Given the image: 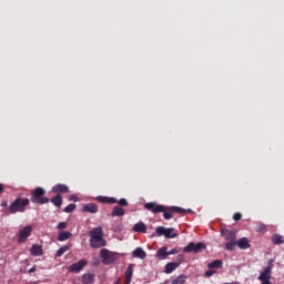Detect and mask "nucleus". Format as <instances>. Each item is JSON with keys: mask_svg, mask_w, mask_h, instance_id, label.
I'll use <instances>...</instances> for the list:
<instances>
[{"mask_svg": "<svg viewBox=\"0 0 284 284\" xmlns=\"http://www.w3.org/2000/svg\"><path fill=\"white\" fill-rule=\"evenodd\" d=\"M90 245L91 247L99 248L105 247V240L103 239V229L101 226L94 227L90 231Z\"/></svg>", "mask_w": 284, "mask_h": 284, "instance_id": "nucleus-1", "label": "nucleus"}, {"mask_svg": "<svg viewBox=\"0 0 284 284\" xmlns=\"http://www.w3.org/2000/svg\"><path fill=\"white\" fill-rule=\"evenodd\" d=\"M145 210H150L154 214H158L159 212H164L163 216L169 221V219H172V212L168 211V207L165 209L163 205H159L156 203H146L144 204Z\"/></svg>", "mask_w": 284, "mask_h": 284, "instance_id": "nucleus-2", "label": "nucleus"}, {"mask_svg": "<svg viewBox=\"0 0 284 284\" xmlns=\"http://www.w3.org/2000/svg\"><path fill=\"white\" fill-rule=\"evenodd\" d=\"M30 205V200L28 199H17L16 201H13L10 206H9V212L11 214H16V212H23V210H26V206Z\"/></svg>", "mask_w": 284, "mask_h": 284, "instance_id": "nucleus-3", "label": "nucleus"}, {"mask_svg": "<svg viewBox=\"0 0 284 284\" xmlns=\"http://www.w3.org/2000/svg\"><path fill=\"white\" fill-rule=\"evenodd\" d=\"M100 256L102 258V263L104 265H112L116 261V253L109 251L108 248H102L100 252Z\"/></svg>", "mask_w": 284, "mask_h": 284, "instance_id": "nucleus-4", "label": "nucleus"}, {"mask_svg": "<svg viewBox=\"0 0 284 284\" xmlns=\"http://www.w3.org/2000/svg\"><path fill=\"white\" fill-rule=\"evenodd\" d=\"M155 232L159 236H165V239H176V236H179L178 233H172L174 232L173 227L166 229L165 226H158Z\"/></svg>", "mask_w": 284, "mask_h": 284, "instance_id": "nucleus-5", "label": "nucleus"}, {"mask_svg": "<svg viewBox=\"0 0 284 284\" xmlns=\"http://www.w3.org/2000/svg\"><path fill=\"white\" fill-rule=\"evenodd\" d=\"M201 250H205V245L201 242L194 244V242L189 243L186 247L183 248V252L190 254V252H194L195 254L201 252Z\"/></svg>", "mask_w": 284, "mask_h": 284, "instance_id": "nucleus-6", "label": "nucleus"}, {"mask_svg": "<svg viewBox=\"0 0 284 284\" xmlns=\"http://www.w3.org/2000/svg\"><path fill=\"white\" fill-rule=\"evenodd\" d=\"M30 234H32V226L30 225L24 226L22 230H20L18 243H26Z\"/></svg>", "mask_w": 284, "mask_h": 284, "instance_id": "nucleus-7", "label": "nucleus"}, {"mask_svg": "<svg viewBox=\"0 0 284 284\" xmlns=\"http://www.w3.org/2000/svg\"><path fill=\"white\" fill-rule=\"evenodd\" d=\"M88 265V261L85 260H80L77 263H73L72 265L69 266V272H81L83 267Z\"/></svg>", "mask_w": 284, "mask_h": 284, "instance_id": "nucleus-8", "label": "nucleus"}, {"mask_svg": "<svg viewBox=\"0 0 284 284\" xmlns=\"http://www.w3.org/2000/svg\"><path fill=\"white\" fill-rule=\"evenodd\" d=\"M43 194H45V190L41 189V187H36L33 191H32V203L37 202L38 200L41 199V196H43Z\"/></svg>", "mask_w": 284, "mask_h": 284, "instance_id": "nucleus-9", "label": "nucleus"}, {"mask_svg": "<svg viewBox=\"0 0 284 284\" xmlns=\"http://www.w3.org/2000/svg\"><path fill=\"white\" fill-rule=\"evenodd\" d=\"M222 236L225 237V241H236V232L229 231V230H222L221 231Z\"/></svg>", "mask_w": 284, "mask_h": 284, "instance_id": "nucleus-10", "label": "nucleus"}, {"mask_svg": "<svg viewBox=\"0 0 284 284\" xmlns=\"http://www.w3.org/2000/svg\"><path fill=\"white\" fill-rule=\"evenodd\" d=\"M82 212H89L90 214H97L99 212V206L94 203L85 204L82 209Z\"/></svg>", "mask_w": 284, "mask_h": 284, "instance_id": "nucleus-11", "label": "nucleus"}, {"mask_svg": "<svg viewBox=\"0 0 284 284\" xmlns=\"http://www.w3.org/2000/svg\"><path fill=\"white\" fill-rule=\"evenodd\" d=\"M133 270H134V264H130L128 266V270L125 271L124 275H125V284H130L132 281V274H133Z\"/></svg>", "mask_w": 284, "mask_h": 284, "instance_id": "nucleus-12", "label": "nucleus"}, {"mask_svg": "<svg viewBox=\"0 0 284 284\" xmlns=\"http://www.w3.org/2000/svg\"><path fill=\"white\" fill-rule=\"evenodd\" d=\"M272 278V268L267 266L263 273L258 276L260 281H270Z\"/></svg>", "mask_w": 284, "mask_h": 284, "instance_id": "nucleus-13", "label": "nucleus"}, {"mask_svg": "<svg viewBox=\"0 0 284 284\" xmlns=\"http://www.w3.org/2000/svg\"><path fill=\"white\" fill-rule=\"evenodd\" d=\"M30 253L32 256H43V248L40 245L33 244Z\"/></svg>", "mask_w": 284, "mask_h": 284, "instance_id": "nucleus-14", "label": "nucleus"}, {"mask_svg": "<svg viewBox=\"0 0 284 284\" xmlns=\"http://www.w3.org/2000/svg\"><path fill=\"white\" fill-rule=\"evenodd\" d=\"M179 265H181V263H176V262L168 263L165 265L164 273L172 274V272H174L176 267H179Z\"/></svg>", "mask_w": 284, "mask_h": 284, "instance_id": "nucleus-15", "label": "nucleus"}, {"mask_svg": "<svg viewBox=\"0 0 284 284\" xmlns=\"http://www.w3.org/2000/svg\"><path fill=\"white\" fill-rule=\"evenodd\" d=\"M235 243L240 247V250H247V248H250V241H247V237H242V239H240Z\"/></svg>", "mask_w": 284, "mask_h": 284, "instance_id": "nucleus-16", "label": "nucleus"}, {"mask_svg": "<svg viewBox=\"0 0 284 284\" xmlns=\"http://www.w3.org/2000/svg\"><path fill=\"white\" fill-rule=\"evenodd\" d=\"M68 185L64 184H57L55 186L52 187V192L55 194H61L68 192Z\"/></svg>", "mask_w": 284, "mask_h": 284, "instance_id": "nucleus-17", "label": "nucleus"}, {"mask_svg": "<svg viewBox=\"0 0 284 284\" xmlns=\"http://www.w3.org/2000/svg\"><path fill=\"white\" fill-rule=\"evenodd\" d=\"M132 256L133 258H145L148 254L145 253V251H143V248L138 247L133 251Z\"/></svg>", "mask_w": 284, "mask_h": 284, "instance_id": "nucleus-18", "label": "nucleus"}, {"mask_svg": "<svg viewBox=\"0 0 284 284\" xmlns=\"http://www.w3.org/2000/svg\"><path fill=\"white\" fill-rule=\"evenodd\" d=\"M133 232H142V234H145L148 232V226L143 222L136 223L133 226Z\"/></svg>", "mask_w": 284, "mask_h": 284, "instance_id": "nucleus-19", "label": "nucleus"}, {"mask_svg": "<svg viewBox=\"0 0 284 284\" xmlns=\"http://www.w3.org/2000/svg\"><path fill=\"white\" fill-rule=\"evenodd\" d=\"M168 256H170V253L168 252V247H162L160 250H158L156 252V257L158 258H168Z\"/></svg>", "mask_w": 284, "mask_h": 284, "instance_id": "nucleus-20", "label": "nucleus"}, {"mask_svg": "<svg viewBox=\"0 0 284 284\" xmlns=\"http://www.w3.org/2000/svg\"><path fill=\"white\" fill-rule=\"evenodd\" d=\"M124 215H125V210H123L121 206L113 207L111 216H124Z\"/></svg>", "mask_w": 284, "mask_h": 284, "instance_id": "nucleus-21", "label": "nucleus"}, {"mask_svg": "<svg viewBox=\"0 0 284 284\" xmlns=\"http://www.w3.org/2000/svg\"><path fill=\"white\" fill-rule=\"evenodd\" d=\"M82 281L85 284H92L94 283V273H87L82 276Z\"/></svg>", "mask_w": 284, "mask_h": 284, "instance_id": "nucleus-22", "label": "nucleus"}, {"mask_svg": "<svg viewBox=\"0 0 284 284\" xmlns=\"http://www.w3.org/2000/svg\"><path fill=\"white\" fill-rule=\"evenodd\" d=\"M68 239H72V233L69 231H63L58 235V241H68Z\"/></svg>", "mask_w": 284, "mask_h": 284, "instance_id": "nucleus-23", "label": "nucleus"}, {"mask_svg": "<svg viewBox=\"0 0 284 284\" xmlns=\"http://www.w3.org/2000/svg\"><path fill=\"white\" fill-rule=\"evenodd\" d=\"M207 267H209V270H214V267H223V261H221V260H215V261H213V262H211V263H209L207 264Z\"/></svg>", "mask_w": 284, "mask_h": 284, "instance_id": "nucleus-24", "label": "nucleus"}, {"mask_svg": "<svg viewBox=\"0 0 284 284\" xmlns=\"http://www.w3.org/2000/svg\"><path fill=\"white\" fill-rule=\"evenodd\" d=\"M51 203H53V205H55L57 207H60V205H62L63 203V199L61 197V195L58 194L51 199Z\"/></svg>", "mask_w": 284, "mask_h": 284, "instance_id": "nucleus-25", "label": "nucleus"}, {"mask_svg": "<svg viewBox=\"0 0 284 284\" xmlns=\"http://www.w3.org/2000/svg\"><path fill=\"white\" fill-rule=\"evenodd\" d=\"M70 247H72L71 244H68V245H64V246L60 247L57 251V256H63V254H65V252H68V250H70Z\"/></svg>", "mask_w": 284, "mask_h": 284, "instance_id": "nucleus-26", "label": "nucleus"}, {"mask_svg": "<svg viewBox=\"0 0 284 284\" xmlns=\"http://www.w3.org/2000/svg\"><path fill=\"white\" fill-rule=\"evenodd\" d=\"M168 212H178L179 214H185V212L187 211L179 206H170L168 207Z\"/></svg>", "mask_w": 284, "mask_h": 284, "instance_id": "nucleus-27", "label": "nucleus"}, {"mask_svg": "<svg viewBox=\"0 0 284 284\" xmlns=\"http://www.w3.org/2000/svg\"><path fill=\"white\" fill-rule=\"evenodd\" d=\"M272 241H273L274 245H281V243H283L281 235H276V234L273 235Z\"/></svg>", "mask_w": 284, "mask_h": 284, "instance_id": "nucleus-28", "label": "nucleus"}, {"mask_svg": "<svg viewBox=\"0 0 284 284\" xmlns=\"http://www.w3.org/2000/svg\"><path fill=\"white\" fill-rule=\"evenodd\" d=\"M185 283V277L184 275L178 276L175 280H173L172 284H183Z\"/></svg>", "mask_w": 284, "mask_h": 284, "instance_id": "nucleus-29", "label": "nucleus"}, {"mask_svg": "<svg viewBox=\"0 0 284 284\" xmlns=\"http://www.w3.org/2000/svg\"><path fill=\"white\" fill-rule=\"evenodd\" d=\"M74 210H77V204H69L64 207V212L67 213L74 212Z\"/></svg>", "mask_w": 284, "mask_h": 284, "instance_id": "nucleus-30", "label": "nucleus"}, {"mask_svg": "<svg viewBox=\"0 0 284 284\" xmlns=\"http://www.w3.org/2000/svg\"><path fill=\"white\" fill-rule=\"evenodd\" d=\"M49 202H50V199H48V197H40L39 200H36V203H38L40 205H43Z\"/></svg>", "mask_w": 284, "mask_h": 284, "instance_id": "nucleus-31", "label": "nucleus"}, {"mask_svg": "<svg viewBox=\"0 0 284 284\" xmlns=\"http://www.w3.org/2000/svg\"><path fill=\"white\" fill-rule=\"evenodd\" d=\"M234 247H236V242H234V241L225 244L226 250L232 251V250H234Z\"/></svg>", "mask_w": 284, "mask_h": 284, "instance_id": "nucleus-32", "label": "nucleus"}, {"mask_svg": "<svg viewBox=\"0 0 284 284\" xmlns=\"http://www.w3.org/2000/svg\"><path fill=\"white\" fill-rule=\"evenodd\" d=\"M68 227V224L65 222H60L58 224V230H65Z\"/></svg>", "mask_w": 284, "mask_h": 284, "instance_id": "nucleus-33", "label": "nucleus"}, {"mask_svg": "<svg viewBox=\"0 0 284 284\" xmlns=\"http://www.w3.org/2000/svg\"><path fill=\"white\" fill-rule=\"evenodd\" d=\"M213 274H216V271H214V270H209V271H206V272L204 273V276L210 277V276H213Z\"/></svg>", "mask_w": 284, "mask_h": 284, "instance_id": "nucleus-34", "label": "nucleus"}, {"mask_svg": "<svg viewBox=\"0 0 284 284\" xmlns=\"http://www.w3.org/2000/svg\"><path fill=\"white\" fill-rule=\"evenodd\" d=\"M119 205H122L123 207H128V201L125 199H121L119 201Z\"/></svg>", "mask_w": 284, "mask_h": 284, "instance_id": "nucleus-35", "label": "nucleus"}, {"mask_svg": "<svg viewBox=\"0 0 284 284\" xmlns=\"http://www.w3.org/2000/svg\"><path fill=\"white\" fill-rule=\"evenodd\" d=\"M98 201H99L100 203H108V197L98 196Z\"/></svg>", "mask_w": 284, "mask_h": 284, "instance_id": "nucleus-36", "label": "nucleus"}, {"mask_svg": "<svg viewBox=\"0 0 284 284\" xmlns=\"http://www.w3.org/2000/svg\"><path fill=\"white\" fill-rule=\"evenodd\" d=\"M233 219H234V221H241V219H242L241 213H235V214L233 215Z\"/></svg>", "mask_w": 284, "mask_h": 284, "instance_id": "nucleus-37", "label": "nucleus"}, {"mask_svg": "<svg viewBox=\"0 0 284 284\" xmlns=\"http://www.w3.org/2000/svg\"><path fill=\"white\" fill-rule=\"evenodd\" d=\"M106 203H116V199L108 197Z\"/></svg>", "mask_w": 284, "mask_h": 284, "instance_id": "nucleus-38", "label": "nucleus"}, {"mask_svg": "<svg viewBox=\"0 0 284 284\" xmlns=\"http://www.w3.org/2000/svg\"><path fill=\"white\" fill-rule=\"evenodd\" d=\"M69 200L70 201H79V197L77 195H70Z\"/></svg>", "mask_w": 284, "mask_h": 284, "instance_id": "nucleus-39", "label": "nucleus"}, {"mask_svg": "<svg viewBox=\"0 0 284 284\" xmlns=\"http://www.w3.org/2000/svg\"><path fill=\"white\" fill-rule=\"evenodd\" d=\"M34 272H37V267H36V266H33V267H31V268L29 270V274H32V273H34Z\"/></svg>", "mask_w": 284, "mask_h": 284, "instance_id": "nucleus-40", "label": "nucleus"}, {"mask_svg": "<svg viewBox=\"0 0 284 284\" xmlns=\"http://www.w3.org/2000/svg\"><path fill=\"white\" fill-rule=\"evenodd\" d=\"M3 190H4L3 184H0V194H2Z\"/></svg>", "mask_w": 284, "mask_h": 284, "instance_id": "nucleus-41", "label": "nucleus"}, {"mask_svg": "<svg viewBox=\"0 0 284 284\" xmlns=\"http://www.w3.org/2000/svg\"><path fill=\"white\" fill-rule=\"evenodd\" d=\"M113 284H121V278H118Z\"/></svg>", "mask_w": 284, "mask_h": 284, "instance_id": "nucleus-42", "label": "nucleus"}, {"mask_svg": "<svg viewBox=\"0 0 284 284\" xmlns=\"http://www.w3.org/2000/svg\"><path fill=\"white\" fill-rule=\"evenodd\" d=\"M169 254H176V250H172Z\"/></svg>", "mask_w": 284, "mask_h": 284, "instance_id": "nucleus-43", "label": "nucleus"}, {"mask_svg": "<svg viewBox=\"0 0 284 284\" xmlns=\"http://www.w3.org/2000/svg\"><path fill=\"white\" fill-rule=\"evenodd\" d=\"M2 205H3L4 207H7V206H8V203L4 202Z\"/></svg>", "mask_w": 284, "mask_h": 284, "instance_id": "nucleus-44", "label": "nucleus"}, {"mask_svg": "<svg viewBox=\"0 0 284 284\" xmlns=\"http://www.w3.org/2000/svg\"><path fill=\"white\" fill-rule=\"evenodd\" d=\"M94 265H95V266H98V265H99V263H94Z\"/></svg>", "mask_w": 284, "mask_h": 284, "instance_id": "nucleus-45", "label": "nucleus"}, {"mask_svg": "<svg viewBox=\"0 0 284 284\" xmlns=\"http://www.w3.org/2000/svg\"><path fill=\"white\" fill-rule=\"evenodd\" d=\"M186 212H192V210H187Z\"/></svg>", "mask_w": 284, "mask_h": 284, "instance_id": "nucleus-46", "label": "nucleus"}]
</instances>
